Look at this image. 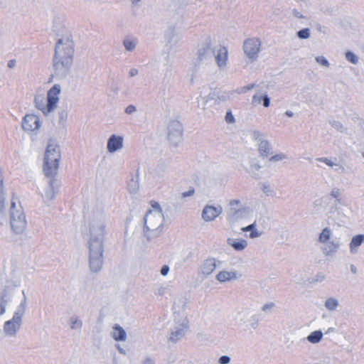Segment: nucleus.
<instances>
[{
	"label": "nucleus",
	"instance_id": "nucleus-4",
	"mask_svg": "<svg viewBox=\"0 0 364 364\" xmlns=\"http://www.w3.org/2000/svg\"><path fill=\"white\" fill-rule=\"evenodd\" d=\"M260 49V41L257 38L247 40L244 43V51L250 58L257 57Z\"/></svg>",
	"mask_w": 364,
	"mask_h": 364
},
{
	"label": "nucleus",
	"instance_id": "nucleus-8",
	"mask_svg": "<svg viewBox=\"0 0 364 364\" xmlns=\"http://www.w3.org/2000/svg\"><path fill=\"white\" fill-rule=\"evenodd\" d=\"M11 225L12 229L16 232H19L23 231L26 228V223L25 216L23 214H20L18 215V218H16L14 215L11 216Z\"/></svg>",
	"mask_w": 364,
	"mask_h": 364
},
{
	"label": "nucleus",
	"instance_id": "nucleus-39",
	"mask_svg": "<svg viewBox=\"0 0 364 364\" xmlns=\"http://www.w3.org/2000/svg\"><path fill=\"white\" fill-rule=\"evenodd\" d=\"M198 55H199V57L201 58L203 55H205V51L204 52L200 51Z\"/></svg>",
	"mask_w": 364,
	"mask_h": 364
},
{
	"label": "nucleus",
	"instance_id": "nucleus-42",
	"mask_svg": "<svg viewBox=\"0 0 364 364\" xmlns=\"http://www.w3.org/2000/svg\"><path fill=\"white\" fill-rule=\"evenodd\" d=\"M144 364H152L150 360H146Z\"/></svg>",
	"mask_w": 364,
	"mask_h": 364
},
{
	"label": "nucleus",
	"instance_id": "nucleus-33",
	"mask_svg": "<svg viewBox=\"0 0 364 364\" xmlns=\"http://www.w3.org/2000/svg\"><path fill=\"white\" fill-rule=\"evenodd\" d=\"M135 111V107L133 105H129L126 108V112L127 114H131Z\"/></svg>",
	"mask_w": 364,
	"mask_h": 364
},
{
	"label": "nucleus",
	"instance_id": "nucleus-15",
	"mask_svg": "<svg viewBox=\"0 0 364 364\" xmlns=\"http://www.w3.org/2000/svg\"><path fill=\"white\" fill-rule=\"evenodd\" d=\"M364 242V235H358L352 238L350 243V248L351 251L356 250Z\"/></svg>",
	"mask_w": 364,
	"mask_h": 364
},
{
	"label": "nucleus",
	"instance_id": "nucleus-6",
	"mask_svg": "<svg viewBox=\"0 0 364 364\" xmlns=\"http://www.w3.org/2000/svg\"><path fill=\"white\" fill-rule=\"evenodd\" d=\"M21 316L18 314H14L12 319L7 321L4 324V331L8 334L13 335L19 328L21 323Z\"/></svg>",
	"mask_w": 364,
	"mask_h": 364
},
{
	"label": "nucleus",
	"instance_id": "nucleus-41",
	"mask_svg": "<svg viewBox=\"0 0 364 364\" xmlns=\"http://www.w3.org/2000/svg\"><path fill=\"white\" fill-rule=\"evenodd\" d=\"M2 184H3V181L1 179H0V188L1 190L2 189Z\"/></svg>",
	"mask_w": 364,
	"mask_h": 364
},
{
	"label": "nucleus",
	"instance_id": "nucleus-13",
	"mask_svg": "<svg viewBox=\"0 0 364 364\" xmlns=\"http://www.w3.org/2000/svg\"><path fill=\"white\" fill-rule=\"evenodd\" d=\"M112 336L115 341H124L126 338V332L118 325L113 327Z\"/></svg>",
	"mask_w": 364,
	"mask_h": 364
},
{
	"label": "nucleus",
	"instance_id": "nucleus-2",
	"mask_svg": "<svg viewBox=\"0 0 364 364\" xmlns=\"http://www.w3.org/2000/svg\"><path fill=\"white\" fill-rule=\"evenodd\" d=\"M60 151L57 146L49 144L45 154L43 172L47 177L53 178L58 169Z\"/></svg>",
	"mask_w": 364,
	"mask_h": 364
},
{
	"label": "nucleus",
	"instance_id": "nucleus-18",
	"mask_svg": "<svg viewBox=\"0 0 364 364\" xmlns=\"http://www.w3.org/2000/svg\"><path fill=\"white\" fill-rule=\"evenodd\" d=\"M242 230L244 232L251 231L250 237L254 238L257 237L259 235V232L255 230L254 224L250 225L245 228H242Z\"/></svg>",
	"mask_w": 364,
	"mask_h": 364
},
{
	"label": "nucleus",
	"instance_id": "nucleus-11",
	"mask_svg": "<svg viewBox=\"0 0 364 364\" xmlns=\"http://www.w3.org/2000/svg\"><path fill=\"white\" fill-rule=\"evenodd\" d=\"M216 277L220 282H225L235 279L236 278V273L234 272L221 271L217 274Z\"/></svg>",
	"mask_w": 364,
	"mask_h": 364
},
{
	"label": "nucleus",
	"instance_id": "nucleus-22",
	"mask_svg": "<svg viewBox=\"0 0 364 364\" xmlns=\"http://www.w3.org/2000/svg\"><path fill=\"white\" fill-rule=\"evenodd\" d=\"M346 59H347L349 62H350V63H352L355 64V63H357V62H358V58H357V57L355 56V54H353V53H351V52H347V53H346Z\"/></svg>",
	"mask_w": 364,
	"mask_h": 364
},
{
	"label": "nucleus",
	"instance_id": "nucleus-25",
	"mask_svg": "<svg viewBox=\"0 0 364 364\" xmlns=\"http://www.w3.org/2000/svg\"><path fill=\"white\" fill-rule=\"evenodd\" d=\"M316 60L319 64L323 65V66H328V60L323 56H318L316 58Z\"/></svg>",
	"mask_w": 364,
	"mask_h": 364
},
{
	"label": "nucleus",
	"instance_id": "nucleus-38",
	"mask_svg": "<svg viewBox=\"0 0 364 364\" xmlns=\"http://www.w3.org/2000/svg\"><path fill=\"white\" fill-rule=\"evenodd\" d=\"M4 311H5L4 307L2 306L1 309H0V314H3L4 313Z\"/></svg>",
	"mask_w": 364,
	"mask_h": 364
},
{
	"label": "nucleus",
	"instance_id": "nucleus-32",
	"mask_svg": "<svg viewBox=\"0 0 364 364\" xmlns=\"http://www.w3.org/2000/svg\"><path fill=\"white\" fill-rule=\"evenodd\" d=\"M168 270H169L168 267L167 265H164L162 267V268L161 269V273L162 275L165 276L168 274Z\"/></svg>",
	"mask_w": 364,
	"mask_h": 364
},
{
	"label": "nucleus",
	"instance_id": "nucleus-31",
	"mask_svg": "<svg viewBox=\"0 0 364 364\" xmlns=\"http://www.w3.org/2000/svg\"><path fill=\"white\" fill-rule=\"evenodd\" d=\"M262 102H263V105L265 107H269V98L267 95L263 96Z\"/></svg>",
	"mask_w": 364,
	"mask_h": 364
},
{
	"label": "nucleus",
	"instance_id": "nucleus-36",
	"mask_svg": "<svg viewBox=\"0 0 364 364\" xmlns=\"http://www.w3.org/2000/svg\"><path fill=\"white\" fill-rule=\"evenodd\" d=\"M137 73V70L133 69L130 71L131 76H134Z\"/></svg>",
	"mask_w": 364,
	"mask_h": 364
},
{
	"label": "nucleus",
	"instance_id": "nucleus-16",
	"mask_svg": "<svg viewBox=\"0 0 364 364\" xmlns=\"http://www.w3.org/2000/svg\"><path fill=\"white\" fill-rule=\"evenodd\" d=\"M323 337V333L320 331H315L311 333L307 337V339L309 342L312 343H316L319 342Z\"/></svg>",
	"mask_w": 364,
	"mask_h": 364
},
{
	"label": "nucleus",
	"instance_id": "nucleus-26",
	"mask_svg": "<svg viewBox=\"0 0 364 364\" xmlns=\"http://www.w3.org/2000/svg\"><path fill=\"white\" fill-rule=\"evenodd\" d=\"M225 121L228 123H233V122H235V118H234L231 111L227 112L226 115H225Z\"/></svg>",
	"mask_w": 364,
	"mask_h": 364
},
{
	"label": "nucleus",
	"instance_id": "nucleus-17",
	"mask_svg": "<svg viewBox=\"0 0 364 364\" xmlns=\"http://www.w3.org/2000/svg\"><path fill=\"white\" fill-rule=\"evenodd\" d=\"M331 237V230L329 228H324L319 235V241L321 242H326Z\"/></svg>",
	"mask_w": 364,
	"mask_h": 364
},
{
	"label": "nucleus",
	"instance_id": "nucleus-10",
	"mask_svg": "<svg viewBox=\"0 0 364 364\" xmlns=\"http://www.w3.org/2000/svg\"><path fill=\"white\" fill-rule=\"evenodd\" d=\"M215 60L219 67L226 65L228 60V49L225 47H220L215 55Z\"/></svg>",
	"mask_w": 364,
	"mask_h": 364
},
{
	"label": "nucleus",
	"instance_id": "nucleus-20",
	"mask_svg": "<svg viewBox=\"0 0 364 364\" xmlns=\"http://www.w3.org/2000/svg\"><path fill=\"white\" fill-rule=\"evenodd\" d=\"M259 150L262 155L267 156L268 154L269 153V146L268 143H267V142L262 143L259 146Z\"/></svg>",
	"mask_w": 364,
	"mask_h": 364
},
{
	"label": "nucleus",
	"instance_id": "nucleus-40",
	"mask_svg": "<svg viewBox=\"0 0 364 364\" xmlns=\"http://www.w3.org/2000/svg\"><path fill=\"white\" fill-rule=\"evenodd\" d=\"M322 161H324L326 164H328V165H331V164L329 161H328V160H327V159H323V160H322Z\"/></svg>",
	"mask_w": 364,
	"mask_h": 364
},
{
	"label": "nucleus",
	"instance_id": "nucleus-24",
	"mask_svg": "<svg viewBox=\"0 0 364 364\" xmlns=\"http://www.w3.org/2000/svg\"><path fill=\"white\" fill-rule=\"evenodd\" d=\"M96 262L98 267H100L102 264V260L100 258H97L95 260H90V268L92 271H97V268L94 267V263Z\"/></svg>",
	"mask_w": 364,
	"mask_h": 364
},
{
	"label": "nucleus",
	"instance_id": "nucleus-5",
	"mask_svg": "<svg viewBox=\"0 0 364 364\" xmlns=\"http://www.w3.org/2000/svg\"><path fill=\"white\" fill-rule=\"evenodd\" d=\"M22 127L29 132L37 130L40 127L38 117L33 114H26L23 119Z\"/></svg>",
	"mask_w": 364,
	"mask_h": 364
},
{
	"label": "nucleus",
	"instance_id": "nucleus-7",
	"mask_svg": "<svg viewBox=\"0 0 364 364\" xmlns=\"http://www.w3.org/2000/svg\"><path fill=\"white\" fill-rule=\"evenodd\" d=\"M221 208L206 205L203 210L202 217L205 221H212L221 213Z\"/></svg>",
	"mask_w": 364,
	"mask_h": 364
},
{
	"label": "nucleus",
	"instance_id": "nucleus-9",
	"mask_svg": "<svg viewBox=\"0 0 364 364\" xmlns=\"http://www.w3.org/2000/svg\"><path fill=\"white\" fill-rule=\"evenodd\" d=\"M123 138L120 136L112 135L107 141V149L109 152H114L122 147Z\"/></svg>",
	"mask_w": 364,
	"mask_h": 364
},
{
	"label": "nucleus",
	"instance_id": "nucleus-21",
	"mask_svg": "<svg viewBox=\"0 0 364 364\" xmlns=\"http://www.w3.org/2000/svg\"><path fill=\"white\" fill-rule=\"evenodd\" d=\"M299 38L301 39H306L310 36V32L309 28H304L300 30L297 33Z\"/></svg>",
	"mask_w": 364,
	"mask_h": 364
},
{
	"label": "nucleus",
	"instance_id": "nucleus-12",
	"mask_svg": "<svg viewBox=\"0 0 364 364\" xmlns=\"http://www.w3.org/2000/svg\"><path fill=\"white\" fill-rule=\"evenodd\" d=\"M228 242L237 251H241L244 250L247 245V242L245 240L228 239Z\"/></svg>",
	"mask_w": 364,
	"mask_h": 364
},
{
	"label": "nucleus",
	"instance_id": "nucleus-23",
	"mask_svg": "<svg viewBox=\"0 0 364 364\" xmlns=\"http://www.w3.org/2000/svg\"><path fill=\"white\" fill-rule=\"evenodd\" d=\"M124 45L125 46L126 49L128 50H132L135 47V43L134 41H129V40H125L124 41Z\"/></svg>",
	"mask_w": 364,
	"mask_h": 364
},
{
	"label": "nucleus",
	"instance_id": "nucleus-34",
	"mask_svg": "<svg viewBox=\"0 0 364 364\" xmlns=\"http://www.w3.org/2000/svg\"><path fill=\"white\" fill-rule=\"evenodd\" d=\"M193 193H194V189L192 188L187 192L183 193L182 195H183V197H188V196H192Z\"/></svg>",
	"mask_w": 364,
	"mask_h": 364
},
{
	"label": "nucleus",
	"instance_id": "nucleus-27",
	"mask_svg": "<svg viewBox=\"0 0 364 364\" xmlns=\"http://www.w3.org/2000/svg\"><path fill=\"white\" fill-rule=\"evenodd\" d=\"M262 100H263V97L255 95L252 97V102L253 105H259L262 102Z\"/></svg>",
	"mask_w": 364,
	"mask_h": 364
},
{
	"label": "nucleus",
	"instance_id": "nucleus-43",
	"mask_svg": "<svg viewBox=\"0 0 364 364\" xmlns=\"http://www.w3.org/2000/svg\"><path fill=\"white\" fill-rule=\"evenodd\" d=\"M287 114L289 115V116H291L292 115L291 113L288 112H287Z\"/></svg>",
	"mask_w": 364,
	"mask_h": 364
},
{
	"label": "nucleus",
	"instance_id": "nucleus-3",
	"mask_svg": "<svg viewBox=\"0 0 364 364\" xmlns=\"http://www.w3.org/2000/svg\"><path fill=\"white\" fill-rule=\"evenodd\" d=\"M62 43L63 41L60 39L56 44L55 55L54 59V67L56 70L60 69L61 68H68L73 62L71 55L68 54L65 56H62L60 54V46Z\"/></svg>",
	"mask_w": 364,
	"mask_h": 364
},
{
	"label": "nucleus",
	"instance_id": "nucleus-14",
	"mask_svg": "<svg viewBox=\"0 0 364 364\" xmlns=\"http://www.w3.org/2000/svg\"><path fill=\"white\" fill-rule=\"evenodd\" d=\"M216 268L215 262L213 259H207L203 264V273L209 274L212 273Z\"/></svg>",
	"mask_w": 364,
	"mask_h": 364
},
{
	"label": "nucleus",
	"instance_id": "nucleus-30",
	"mask_svg": "<svg viewBox=\"0 0 364 364\" xmlns=\"http://www.w3.org/2000/svg\"><path fill=\"white\" fill-rule=\"evenodd\" d=\"M284 158H285V156L284 154H277V155L273 156L270 159V160L271 161H279V160H282Z\"/></svg>",
	"mask_w": 364,
	"mask_h": 364
},
{
	"label": "nucleus",
	"instance_id": "nucleus-35",
	"mask_svg": "<svg viewBox=\"0 0 364 364\" xmlns=\"http://www.w3.org/2000/svg\"><path fill=\"white\" fill-rule=\"evenodd\" d=\"M14 65H15V60H10V61L8 63V66H9V68H13Z\"/></svg>",
	"mask_w": 364,
	"mask_h": 364
},
{
	"label": "nucleus",
	"instance_id": "nucleus-37",
	"mask_svg": "<svg viewBox=\"0 0 364 364\" xmlns=\"http://www.w3.org/2000/svg\"><path fill=\"white\" fill-rule=\"evenodd\" d=\"M240 203V201L239 200H232L230 202V205H234V204H239Z\"/></svg>",
	"mask_w": 364,
	"mask_h": 364
},
{
	"label": "nucleus",
	"instance_id": "nucleus-29",
	"mask_svg": "<svg viewBox=\"0 0 364 364\" xmlns=\"http://www.w3.org/2000/svg\"><path fill=\"white\" fill-rule=\"evenodd\" d=\"M230 362V358L225 355H223L220 358L219 363L220 364H227Z\"/></svg>",
	"mask_w": 364,
	"mask_h": 364
},
{
	"label": "nucleus",
	"instance_id": "nucleus-44",
	"mask_svg": "<svg viewBox=\"0 0 364 364\" xmlns=\"http://www.w3.org/2000/svg\"><path fill=\"white\" fill-rule=\"evenodd\" d=\"M334 247V249H336L337 248V245H334V244H332Z\"/></svg>",
	"mask_w": 364,
	"mask_h": 364
},
{
	"label": "nucleus",
	"instance_id": "nucleus-19",
	"mask_svg": "<svg viewBox=\"0 0 364 364\" xmlns=\"http://www.w3.org/2000/svg\"><path fill=\"white\" fill-rule=\"evenodd\" d=\"M325 306L329 310H334L338 306V301L334 299L330 298L326 301Z\"/></svg>",
	"mask_w": 364,
	"mask_h": 364
},
{
	"label": "nucleus",
	"instance_id": "nucleus-1",
	"mask_svg": "<svg viewBox=\"0 0 364 364\" xmlns=\"http://www.w3.org/2000/svg\"><path fill=\"white\" fill-rule=\"evenodd\" d=\"M60 88L58 85H53L48 92L47 98L43 95H37L35 97L36 107L45 114L53 111L59 100Z\"/></svg>",
	"mask_w": 364,
	"mask_h": 364
},
{
	"label": "nucleus",
	"instance_id": "nucleus-28",
	"mask_svg": "<svg viewBox=\"0 0 364 364\" xmlns=\"http://www.w3.org/2000/svg\"><path fill=\"white\" fill-rule=\"evenodd\" d=\"M151 207L154 210H158L159 212H161V208L160 205L159 204L158 202H156L155 200H151Z\"/></svg>",
	"mask_w": 364,
	"mask_h": 364
}]
</instances>
